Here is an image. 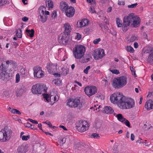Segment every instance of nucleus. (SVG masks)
<instances>
[{"mask_svg":"<svg viewBox=\"0 0 153 153\" xmlns=\"http://www.w3.org/2000/svg\"><path fill=\"white\" fill-rule=\"evenodd\" d=\"M16 83L18 82L20 80V76L18 73L16 75Z\"/></svg>","mask_w":153,"mask_h":153,"instance_id":"09e8293b","label":"nucleus"},{"mask_svg":"<svg viewBox=\"0 0 153 153\" xmlns=\"http://www.w3.org/2000/svg\"><path fill=\"white\" fill-rule=\"evenodd\" d=\"M67 105H68L70 107H73L74 102V99H69L67 100Z\"/></svg>","mask_w":153,"mask_h":153,"instance_id":"bb28decb","label":"nucleus"},{"mask_svg":"<svg viewBox=\"0 0 153 153\" xmlns=\"http://www.w3.org/2000/svg\"><path fill=\"white\" fill-rule=\"evenodd\" d=\"M85 51V48L84 46L78 45L74 48L73 53L75 58L79 59L84 56Z\"/></svg>","mask_w":153,"mask_h":153,"instance_id":"20e7f679","label":"nucleus"},{"mask_svg":"<svg viewBox=\"0 0 153 153\" xmlns=\"http://www.w3.org/2000/svg\"><path fill=\"white\" fill-rule=\"evenodd\" d=\"M120 20L119 18H117L116 23L118 27H120L122 25V24L120 22Z\"/></svg>","mask_w":153,"mask_h":153,"instance_id":"37998d69","label":"nucleus"},{"mask_svg":"<svg viewBox=\"0 0 153 153\" xmlns=\"http://www.w3.org/2000/svg\"><path fill=\"white\" fill-rule=\"evenodd\" d=\"M91 137H93L95 138L98 139L100 137V136L98 134L94 133H93L91 136Z\"/></svg>","mask_w":153,"mask_h":153,"instance_id":"e433bc0d","label":"nucleus"},{"mask_svg":"<svg viewBox=\"0 0 153 153\" xmlns=\"http://www.w3.org/2000/svg\"><path fill=\"white\" fill-rule=\"evenodd\" d=\"M116 117H117V119L122 123L123 122V121H125L126 120V118H124L122 115L120 114H117Z\"/></svg>","mask_w":153,"mask_h":153,"instance_id":"cd10ccee","label":"nucleus"},{"mask_svg":"<svg viewBox=\"0 0 153 153\" xmlns=\"http://www.w3.org/2000/svg\"><path fill=\"white\" fill-rule=\"evenodd\" d=\"M145 107L148 110L153 109V101L151 100H149L146 102Z\"/></svg>","mask_w":153,"mask_h":153,"instance_id":"412c9836","label":"nucleus"},{"mask_svg":"<svg viewBox=\"0 0 153 153\" xmlns=\"http://www.w3.org/2000/svg\"><path fill=\"white\" fill-rule=\"evenodd\" d=\"M44 98L46 99V100L48 102H49L50 101V96L48 94H45L44 95Z\"/></svg>","mask_w":153,"mask_h":153,"instance_id":"c03bdc74","label":"nucleus"},{"mask_svg":"<svg viewBox=\"0 0 153 153\" xmlns=\"http://www.w3.org/2000/svg\"><path fill=\"white\" fill-rule=\"evenodd\" d=\"M21 72L23 77H25L27 76V74L25 71V69L24 68L21 69Z\"/></svg>","mask_w":153,"mask_h":153,"instance_id":"4c0bfd02","label":"nucleus"},{"mask_svg":"<svg viewBox=\"0 0 153 153\" xmlns=\"http://www.w3.org/2000/svg\"><path fill=\"white\" fill-rule=\"evenodd\" d=\"M28 20V18L24 17L22 18V20L24 22H26Z\"/></svg>","mask_w":153,"mask_h":153,"instance_id":"680f3d73","label":"nucleus"},{"mask_svg":"<svg viewBox=\"0 0 153 153\" xmlns=\"http://www.w3.org/2000/svg\"><path fill=\"white\" fill-rule=\"evenodd\" d=\"M28 150V147L25 145H21L19 146L17 149L18 153H25Z\"/></svg>","mask_w":153,"mask_h":153,"instance_id":"a211bd4d","label":"nucleus"},{"mask_svg":"<svg viewBox=\"0 0 153 153\" xmlns=\"http://www.w3.org/2000/svg\"><path fill=\"white\" fill-rule=\"evenodd\" d=\"M12 133L11 130L8 127H5L0 131V140L5 142L9 140L11 138Z\"/></svg>","mask_w":153,"mask_h":153,"instance_id":"39448f33","label":"nucleus"},{"mask_svg":"<svg viewBox=\"0 0 153 153\" xmlns=\"http://www.w3.org/2000/svg\"><path fill=\"white\" fill-rule=\"evenodd\" d=\"M66 138H61L60 139V141L61 142V143L63 145V144L65 143L66 142Z\"/></svg>","mask_w":153,"mask_h":153,"instance_id":"864d4df0","label":"nucleus"},{"mask_svg":"<svg viewBox=\"0 0 153 153\" xmlns=\"http://www.w3.org/2000/svg\"><path fill=\"white\" fill-rule=\"evenodd\" d=\"M147 61L149 63L153 64V50L151 51Z\"/></svg>","mask_w":153,"mask_h":153,"instance_id":"393cba45","label":"nucleus"},{"mask_svg":"<svg viewBox=\"0 0 153 153\" xmlns=\"http://www.w3.org/2000/svg\"><path fill=\"white\" fill-rule=\"evenodd\" d=\"M39 13L40 17V21L42 23L46 22L47 19V15H49V12L46 10L45 11L44 10H40Z\"/></svg>","mask_w":153,"mask_h":153,"instance_id":"4468645a","label":"nucleus"},{"mask_svg":"<svg viewBox=\"0 0 153 153\" xmlns=\"http://www.w3.org/2000/svg\"><path fill=\"white\" fill-rule=\"evenodd\" d=\"M126 49L128 52H129L130 53H132L134 51L133 48L131 46H127Z\"/></svg>","mask_w":153,"mask_h":153,"instance_id":"c9c22d12","label":"nucleus"},{"mask_svg":"<svg viewBox=\"0 0 153 153\" xmlns=\"http://www.w3.org/2000/svg\"><path fill=\"white\" fill-rule=\"evenodd\" d=\"M55 95H54V96H53V95H52L51 94V96L50 97V98H53L54 99V102H56V101H58L59 100V97L58 95H57L56 94H55Z\"/></svg>","mask_w":153,"mask_h":153,"instance_id":"72a5a7b5","label":"nucleus"},{"mask_svg":"<svg viewBox=\"0 0 153 153\" xmlns=\"http://www.w3.org/2000/svg\"><path fill=\"white\" fill-rule=\"evenodd\" d=\"M61 74L66 75L69 72L68 69L67 68H62L61 69Z\"/></svg>","mask_w":153,"mask_h":153,"instance_id":"c85d7f7f","label":"nucleus"},{"mask_svg":"<svg viewBox=\"0 0 153 153\" xmlns=\"http://www.w3.org/2000/svg\"><path fill=\"white\" fill-rule=\"evenodd\" d=\"M124 123L129 128H130V125L129 122L126 119V120L125 121H123V122H122Z\"/></svg>","mask_w":153,"mask_h":153,"instance_id":"79ce46f5","label":"nucleus"},{"mask_svg":"<svg viewBox=\"0 0 153 153\" xmlns=\"http://www.w3.org/2000/svg\"><path fill=\"white\" fill-rule=\"evenodd\" d=\"M57 64L51 63L47 66V69L48 72L50 74H53L57 70Z\"/></svg>","mask_w":153,"mask_h":153,"instance_id":"2eb2a0df","label":"nucleus"},{"mask_svg":"<svg viewBox=\"0 0 153 153\" xmlns=\"http://www.w3.org/2000/svg\"><path fill=\"white\" fill-rule=\"evenodd\" d=\"M60 7L61 10H74L73 7L69 6L66 2L64 1L60 3Z\"/></svg>","mask_w":153,"mask_h":153,"instance_id":"dca6fc26","label":"nucleus"},{"mask_svg":"<svg viewBox=\"0 0 153 153\" xmlns=\"http://www.w3.org/2000/svg\"><path fill=\"white\" fill-rule=\"evenodd\" d=\"M16 35L17 37L21 38L22 37V31L20 29H19L16 31Z\"/></svg>","mask_w":153,"mask_h":153,"instance_id":"c756f323","label":"nucleus"},{"mask_svg":"<svg viewBox=\"0 0 153 153\" xmlns=\"http://www.w3.org/2000/svg\"><path fill=\"white\" fill-rule=\"evenodd\" d=\"M122 104L120 108L122 109H130L134 107L135 105L134 100L130 98H126Z\"/></svg>","mask_w":153,"mask_h":153,"instance_id":"0eeeda50","label":"nucleus"},{"mask_svg":"<svg viewBox=\"0 0 153 153\" xmlns=\"http://www.w3.org/2000/svg\"><path fill=\"white\" fill-rule=\"evenodd\" d=\"M32 92L35 94H40L42 91L46 92V90L44 88L43 85L37 84L33 86L31 89Z\"/></svg>","mask_w":153,"mask_h":153,"instance_id":"9d476101","label":"nucleus"},{"mask_svg":"<svg viewBox=\"0 0 153 153\" xmlns=\"http://www.w3.org/2000/svg\"><path fill=\"white\" fill-rule=\"evenodd\" d=\"M127 82V78L123 76L115 78L112 85L115 88H120L125 85Z\"/></svg>","mask_w":153,"mask_h":153,"instance_id":"423d86ee","label":"nucleus"},{"mask_svg":"<svg viewBox=\"0 0 153 153\" xmlns=\"http://www.w3.org/2000/svg\"><path fill=\"white\" fill-rule=\"evenodd\" d=\"M135 136L133 134H131V140L133 141L134 140Z\"/></svg>","mask_w":153,"mask_h":153,"instance_id":"052dcab7","label":"nucleus"},{"mask_svg":"<svg viewBox=\"0 0 153 153\" xmlns=\"http://www.w3.org/2000/svg\"><path fill=\"white\" fill-rule=\"evenodd\" d=\"M80 97H79L74 99V104L73 107L76 108L78 107L79 108H80L82 107V104L80 101Z\"/></svg>","mask_w":153,"mask_h":153,"instance_id":"6ab92c4d","label":"nucleus"},{"mask_svg":"<svg viewBox=\"0 0 153 153\" xmlns=\"http://www.w3.org/2000/svg\"><path fill=\"white\" fill-rule=\"evenodd\" d=\"M57 15L56 11L54 10L51 14V17L53 19H55L57 16Z\"/></svg>","mask_w":153,"mask_h":153,"instance_id":"a18cd8bd","label":"nucleus"},{"mask_svg":"<svg viewBox=\"0 0 153 153\" xmlns=\"http://www.w3.org/2000/svg\"><path fill=\"white\" fill-rule=\"evenodd\" d=\"M137 3H135L131 5H128V8H134L136 7L137 6Z\"/></svg>","mask_w":153,"mask_h":153,"instance_id":"3c124183","label":"nucleus"},{"mask_svg":"<svg viewBox=\"0 0 153 153\" xmlns=\"http://www.w3.org/2000/svg\"><path fill=\"white\" fill-rule=\"evenodd\" d=\"M102 111L103 113L109 114H112L114 112V110L112 108L108 106H106L104 108Z\"/></svg>","mask_w":153,"mask_h":153,"instance_id":"5701e85b","label":"nucleus"},{"mask_svg":"<svg viewBox=\"0 0 153 153\" xmlns=\"http://www.w3.org/2000/svg\"><path fill=\"white\" fill-rule=\"evenodd\" d=\"M99 26L102 29H103V25L102 24V22H100L99 23Z\"/></svg>","mask_w":153,"mask_h":153,"instance_id":"69168bd1","label":"nucleus"},{"mask_svg":"<svg viewBox=\"0 0 153 153\" xmlns=\"http://www.w3.org/2000/svg\"><path fill=\"white\" fill-rule=\"evenodd\" d=\"M89 21L87 19H84L82 21L79 22V24H78V26L79 27H82L85 26L89 24Z\"/></svg>","mask_w":153,"mask_h":153,"instance_id":"4be33fe9","label":"nucleus"},{"mask_svg":"<svg viewBox=\"0 0 153 153\" xmlns=\"http://www.w3.org/2000/svg\"><path fill=\"white\" fill-rule=\"evenodd\" d=\"M137 40V36L135 35H132L130 39L128 40L129 42H133Z\"/></svg>","mask_w":153,"mask_h":153,"instance_id":"7c9ffc66","label":"nucleus"},{"mask_svg":"<svg viewBox=\"0 0 153 153\" xmlns=\"http://www.w3.org/2000/svg\"><path fill=\"white\" fill-rule=\"evenodd\" d=\"M105 55L104 50L102 49L95 50L94 57L96 60L101 59Z\"/></svg>","mask_w":153,"mask_h":153,"instance_id":"ddd939ff","label":"nucleus"},{"mask_svg":"<svg viewBox=\"0 0 153 153\" xmlns=\"http://www.w3.org/2000/svg\"><path fill=\"white\" fill-rule=\"evenodd\" d=\"M118 4L119 5H124L125 4V3L124 1H120L118 2Z\"/></svg>","mask_w":153,"mask_h":153,"instance_id":"bf43d9fd","label":"nucleus"},{"mask_svg":"<svg viewBox=\"0 0 153 153\" xmlns=\"http://www.w3.org/2000/svg\"><path fill=\"white\" fill-rule=\"evenodd\" d=\"M26 91V89L25 86L23 85L20 86L16 91V95L17 97L22 96L23 94Z\"/></svg>","mask_w":153,"mask_h":153,"instance_id":"f3484780","label":"nucleus"},{"mask_svg":"<svg viewBox=\"0 0 153 153\" xmlns=\"http://www.w3.org/2000/svg\"><path fill=\"white\" fill-rule=\"evenodd\" d=\"M66 15L68 17H72L74 15L75 10H65Z\"/></svg>","mask_w":153,"mask_h":153,"instance_id":"b1692460","label":"nucleus"},{"mask_svg":"<svg viewBox=\"0 0 153 153\" xmlns=\"http://www.w3.org/2000/svg\"><path fill=\"white\" fill-rule=\"evenodd\" d=\"M15 66V64L12 60L7 61L6 62H3L0 66V79L5 81H8L12 76L11 74L8 73L7 71L9 68H13Z\"/></svg>","mask_w":153,"mask_h":153,"instance_id":"f03ea898","label":"nucleus"},{"mask_svg":"<svg viewBox=\"0 0 153 153\" xmlns=\"http://www.w3.org/2000/svg\"><path fill=\"white\" fill-rule=\"evenodd\" d=\"M27 120H28L29 121H30L31 122L33 123L36 124H37L38 123V122L37 121H36L35 120H33L32 119H28Z\"/></svg>","mask_w":153,"mask_h":153,"instance_id":"603ef678","label":"nucleus"},{"mask_svg":"<svg viewBox=\"0 0 153 153\" xmlns=\"http://www.w3.org/2000/svg\"><path fill=\"white\" fill-rule=\"evenodd\" d=\"M101 40L99 38L95 39L93 42V43L95 44H98Z\"/></svg>","mask_w":153,"mask_h":153,"instance_id":"8fccbe9b","label":"nucleus"},{"mask_svg":"<svg viewBox=\"0 0 153 153\" xmlns=\"http://www.w3.org/2000/svg\"><path fill=\"white\" fill-rule=\"evenodd\" d=\"M31 124L29 123H25V127L30 128V126H31Z\"/></svg>","mask_w":153,"mask_h":153,"instance_id":"13d9d810","label":"nucleus"},{"mask_svg":"<svg viewBox=\"0 0 153 153\" xmlns=\"http://www.w3.org/2000/svg\"><path fill=\"white\" fill-rule=\"evenodd\" d=\"M34 71V76L35 77L40 78L44 76V72L42 70L41 67L39 66H35L33 68Z\"/></svg>","mask_w":153,"mask_h":153,"instance_id":"9b49d317","label":"nucleus"},{"mask_svg":"<svg viewBox=\"0 0 153 153\" xmlns=\"http://www.w3.org/2000/svg\"><path fill=\"white\" fill-rule=\"evenodd\" d=\"M130 70L131 71L133 75H134L135 76H137L135 73V71L134 70V68L132 67H130Z\"/></svg>","mask_w":153,"mask_h":153,"instance_id":"6e6d98bb","label":"nucleus"},{"mask_svg":"<svg viewBox=\"0 0 153 153\" xmlns=\"http://www.w3.org/2000/svg\"><path fill=\"white\" fill-rule=\"evenodd\" d=\"M26 32L28 36H30L31 38L33 37L34 35V31L33 29L31 30L26 29Z\"/></svg>","mask_w":153,"mask_h":153,"instance_id":"a878e982","label":"nucleus"},{"mask_svg":"<svg viewBox=\"0 0 153 153\" xmlns=\"http://www.w3.org/2000/svg\"><path fill=\"white\" fill-rule=\"evenodd\" d=\"M30 136L29 135H28L27 136H25L23 135L21 137L22 138V139L23 140H27L28 139H29L30 138Z\"/></svg>","mask_w":153,"mask_h":153,"instance_id":"ea45409f","label":"nucleus"},{"mask_svg":"<svg viewBox=\"0 0 153 153\" xmlns=\"http://www.w3.org/2000/svg\"><path fill=\"white\" fill-rule=\"evenodd\" d=\"M81 35L79 33H77L76 39L78 40H79L81 38Z\"/></svg>","mask_w":153,"mask_h":153,"instance_id":"4d7b16f0","label":"nucleus"},{"mask_svg":"<svg viewBox=\"0 0 153 153\" xmlns=\"http://www.w3.org/2000/svg\"><path fill=\"white\" fill-rule=\"evenodd\" d=\"M126 98L125 96H123L122 93L117 92L112 94L110 96V99L111 102L117 104L120 108L122 103L123 102Z\"/></svg>","mask_w":153,"mask_h":153,"instance_id":"7ed1b4c3","label":"nucleus"},{"mask_svg":"<svg viewBox=\"0 0 153 153\" xmlns=\"http://www.w3.org/2000/svg\"><path fill=\"white\" fill-rule=\"evenodd\" d=\"M11 112L14 114H21V112L18 110L16 109L13 108L12 110H11Z\"/></svg>","mask_w":153,"mask_h":153,"instance_id":"f704fd0d","label":"nucleus"},{"mask_svg":"<svg viewBox=\"0 0 153 153\" xmlns=\"http://www.w3.org/2000/svg\"><path fill=\"white\" fill-rule=\"evenodd\" d=\"M68 35L65 33H62L59 35L58 41L61 44L66 45L70 43V40Z\"/></svg>","mask_w":153,"mask_h":153,"instance_id":"1a4fd4ad","label":"nucleus"},{"mask_svg":"<svg viewBox=\"0 0 153 153\" xmlns=\"http://www.w3.org/2000/svg\"><path fill=\"white\" fill-rule=\"evenodd\" d=\"M46 7L44 6H41L39 8V10H45Z\"/></svg>","mask_w":153,"mask_h":153,"instance_id":"0e129e2a","label":"nucleus"},{"mask_svg":"<svg viewBox=\"0 0 153 153\" xmlns=\"http://www.w3.org/2000/svg\"><path fill=\"white\" fill-rule=\"evenodd\" d=\"M138 43L136 42H135L134 43V46L135 48H138Z\"/></svg>","mask_w":153,"mask_h":153,"instance_id":"338daca9","label":"nucleus"},{"mask_svg":"<svg viewBox=\"0 0 153 153\" xmlns=\"http://www.w3.org/2000/svg\"><path fill=\"white\" fill-rule=\"evenodd\" d=\"M103 29L106 30H107L109 29V28L108 27L107 25H103V28L102 29Z\"/></svg>","mask_w":153,"mask_h":153,"instance_id":"e2e57ef3","label":"nucleus"},{"mask_svg":"<svg viewBox=\"0 0 153 153\" xmlns=\"http://www.w3.org/2000/svg\"><path fill=\"white\" fill-rule=\"evenodd\" d=\"M43 123H45L48 125L49 127L51 128L52 127V125L50 122L48 120L46 121L45 122H43Z\"/></svg>","mask_w":153,"mask_h":153,"instance_id":"5fc2aeb1","label":"nucleus"},{"mask_svg":"<svg viewBox=\"0 0 153 153\" xmlns=\"http://www.w3.org/2000/svg\"><path fill=\"white\" fill-rule=\"evenodd\" d=\"M7 3V1L5 0H0V7L3 6Z\"/></svg>","mask_w":153,"mask_h":153,"instance_id":"58836bf2","label":"nucleus"},{"mask_svg":"<svg viewBox=\"0 0 153 153\" xmlns=\"http://www.w3.org/2000/svg\"><path fill=\"white\" fill-rule=\"evenodd\" d=\"M60 128H62L64 130H67V129L63 126L60 125L59 126Z\"/></svg>","mask_w":153,"mask_h":153,"instance_id":"774afa93","label":"nucleus"},{"mask_svg":"<svg viewBox=\"0 0 153 153\" xmlns=\"http://www.w3.org/2000/svg\"><path fill=\"white\" fill-rule=\"evenodd\" d=\"M76 129L81 132H84L88 129V126L86 121L80 120L76 123Z\"/></svg>","mask_w":153,"mask_h":153,"instance_id":"6e6552de","label":"nucleus"},{"mask_svg":"<svg viewBox=\"0 0 153 153\" xmlns=\"http://www.w3.org/2000/svg\"><path fill=\"white\" fill-rule=\"evenodd\" d=\"M65 30L63 33H65L68 35H69L71 30V29L70 24L67 23L64 25L63 27Z\"/></svg>","mask_w":153,"mask_h":153,"instance_id":"aec40b11","label":"nucleus"},{"mask_svg":"<svg viewBox=\"0 0 153 153\" xmlns=\"http://www.w3.org/2000/svg\"><path fill=\"white\" fill-rule=\"evenodd\" d=\"M53 82L55 85H59L61 82V81L60 79H57L53 80Z\"/></svg>","mask_w":153,"mask_h":153,"instance_id":"473e14b6","label":"nucleus"},{"mask_svg":"<svg viewBox=\"0 0 153 153\" xmlns=\"http://www.w3.org/2000/svg\"><path fill=\"white\" fill-rule=\"evenodd\" d=\"M91 67L90 66H88L84 70V72L85 74H88V70Z\"/></svg>","mask_w":153,"mask_h":153,"instance_id":"de8ad7c7","label":"nucleus"},{"mask_svg":"<svg viewBox=\"0 0 153 153\" xmlns=\"http://www.w3.org/2000/svg\"><path fill=\"white\" fill-rule=\"evenodd\" d=\"M110 71L113 74H120L119 71L117 69H113L112 70H111Z\"/></svg>","mask_w":153,"mask_h":153,"instance_id":"49530a36","label":"nucleus"},{"mask_svg":"<svg viewBox=\"0 0 153 153\" xmlns=\"http://www.w3.org/2000/svg\"><path fill=\"white\" fill-rule=\"evenodd\" d=\"M46 6H48L50 8L52 9L53 7V2L51 0H48Z\"/></svg>","mask_w":153,"mask_h":153,"instance_id":"2f4dec72","label":"nucleus"},{"mask_svg":"<svg viewBox=\"0 0 153 153\" xmlns=\"http://www.w3.org/2000/svg\"><path fill=\"white\" fill-rule=\"evenodd\" d=\"M97 88L95 86H87L84 89L85 93L89 97L97 93Z\"/></svg>","mask_w":153,"mask_h":153,"instance_id":"f8f14e48","label":"nucleus"},{"mask_svg":"<svg viewBox=\"0 0 153 153\" xmlns=\"http://www.w3.org/2000/svg\"><path fill=\"white\" fill-rule=\"evenodd\" d=\"M96 128L97 129H100L101 128L102 123L100 122H98L96 123Z\"/></svg>","mask_w":153,"mask_h":153,"instance_id":"a19ab883","label":"nucleus"},{"mask_svg":"<svg viewBox=\"0 0 153 153\" xmlns=\"http://www.w3.org/2000/svg\"><path fill=\"white\" fill-rule=\"evenodd\" d=\"M140 19L137 16L133 13H131L127 16H125L123 18V22L122 26L123 31H126L129 28L131 23L132 27H137L140 25Z\"/></svg>","mask_w":153,"mask_h":153,"instance_id":"f257e3e1","label":"nucleus"}]
</instances>
